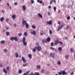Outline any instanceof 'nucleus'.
Returning a JSON list of instances; mask_svg holds the SVG:
<instances>
[{
	"label": "nucleus",
	"mask_w": 75,
	"mask_h": 75,
	"mask_svg": "<svg viewBox=\"0 0 75 75\" xmlns=\"http://www.w3.org/2000/svg\"><path fill=\"white\" fill-rule=\"evenodd\" d=\"M36 45H40V44H39V43H38V42H37L36 43Z\"/></svg>",
	"instance_id": "50"
},
{
	"label": "nucleus",
	"mask_w": 75,
	"mask_h": 75,
	"mask_svg": "<svg viewBox=\"0 0 75 75\" xmlns=\"http://www.w3.org/2000/svg\"><path fill=\"white\" fill-rule=\"evenodd\" d=\"M51 49H52V50H55V48L52 47H51Z\"/></svg>",
	"instance_id": "58"
},
{
	"label": "nucleus",
	"mask_w": 75,
	"mask_h": 75,
	"mask_svg": "<svg viewBox=\"0 0 75 75\" xmlns=\"http://www.w3.org/2000/svg\"><path fill=\"white\" fill-rule=\"evenodd\" d=\"M6 69L7 71H9V70H10V67H7L6 68Z\"/></svg>",
	"instance_id": "24"
},
{
	"label": "nucleus",
	"mask_w": 75,
	"mask_h": 75,
	"mask_svg": "<svg viewBox=\"0 0 75 75\" xmlns=\"http://www.w3.org/2000/svg\"><path fill=\"white\" fill-rule=\"evenodd\" d=\"M49 33L50 34H52V31L51 30H49Z\"/></svg>",
	"instance_id": "36"
},
{
	"label": "nucleus",
	"mask_w": 75,
	"mask_h": 75,
	"mask_svg": "<svg viewBox=\"0 0 75 75\" xmlns=\"http://www.w3.org/2000/svg\"><path fill=\"white\" fill-rule=\"evenodd\" d=\"M23 67H26L27 65L26 64H23Z\"/></svg>",
	"instance_id": "55"
},
{
	"label": "nucleus",
	"mask_w": 75,
	"mask_h": 75,
	"mask_svg": "<svg viewBox=\"0 0 75 75\" xmlns=\"http://www.w3.org/2000/svg\"><path fill=\"white\" fill-rule=\"evenodd\" d=\"M7 35L8 36L10 35V33L8 32H7L6 33Z\"/></svg>",
	"instance_id": "30"
},
{
	"label": "nucleus",
	"mask_w": 75,
	"mask_h": 75,
	"mask_svg": "<svg viewBox=\"0 0 75 75\" xmlns=\"http://www.w3.org/2000/svg\"><path fill=\"white\" fill-rule=\"evenodd\" d=\"M30 72V71H28L26 73H24L23 75H28Z\"/></svg>",
	"instance_id": "15"
},
{
	"label": "nucleus",
	"mask_w": 75,
	"mask_h": 75,
	"mask_svg": "<svg viewBox=\"0 0 75 75\" xmlns=\"http://www.w3.org/2000/svg\"><path fill=\"white\" fill-rule=\"evenodd\" d=\"M22 25L23 27L24 26V25H25V27L26 28H28L29 27H28L29 25L27 23V21L25 20H23L22 22Z\"/></svg>",
	"instance_id": "1"
},
{
	"label": "nucleus",
	"mask_w": 75,
	"mask_h": 75,
	"mask_svg": "<svg viewBox=\"0 0 75 75\" xmlns=\"http://www.w3.org/2000/svg\"><path fill=\"white\" fill-rule=\"evenodd\" d=\"M4 17H2L1 18L0 21H1V22H3V21H4Z\"/></svg>",
	"instance_id": "18"
},
{
	"label": "nucleus",
	"mask_w": 75,
	"mask_h": 75,
	"mask_svg": "<svg viewBox=\"0 0 75 75\" xmlns=\"http://www.w3.org/2000/svg\"><path fill=\"white\" fill-rule=\"evenodd\" d=\"M14 4H15V5H17V4H18V3L17 2H15L14 3Z\"/></svg>",
	"instance_id": "42"
},
{
	"label": "nucleus",
	"mask_w": 75,
	"mask_h": 75,
	"mask_svg": "<svg viewBox=\"0 0 75 75\" xmlns=\"http://www.w3.org/2000/svg\"><path fill=\"white\" fill-rule=\"evenodd\" d=\"M58 74H59V75H62V71L61 72V71H60V72H59L58 73Z\"/></svg>",
	"instance_id": "35"
},
{
	"label": "nucleus",
	"mask_w": 75,
	"mask_h": 75,
	"mask_svg": "<svg viewBox=\"0 0 75 75\" xmlns=\"http://www.w3.org/2000/svg\"><path fill=\"white\" fill-rule=\"evenodd\" d=\"M28 57L29 58H32V55L31 54H28Z\"/></svg>",
	"instance_id": "17"
},
{
	"label": "nucleus",
	"mask_w": 75,
	"mask_h": 75,
	"mask_svg": "<svg viewBox=\"0 0 75 75\" xmlns=\"http://www.w3.org/2000/svg\"><path fill=\"white\" fill-rule=\"evenodd\" d=\"M10 40H14L16 41H18V38L17 37H12L11 38Z\"/></svg>",
	"instance_id": "2"
},
{
	"label": "nucleus",
	"mask_w": 75,
	"mask_h": 75,
	"mask_svg": "<svg viewBox=\"0 0 75 75\" xmlns=\"http://www.w3.org/2000/svg\"><path fill=\"white\" fill-rule=\"evenodd\" d=\"M18 35L19 37H21L22 35V33H19L18 34Z\"/></svg>",
	"instance_id": "33"
},
{
	"label": "nucleus",
	"mask_w": 75,
	"mask_h": 75,
	"mask_svg": "<svg viewBox=\"0 0 75 75\" xmlns=\"http://www.w3.org/2000/svg\"><path fill=\"white\" fill-rule=\"evenodd\" d=\"M59 27V26L58 28V31H59V30L61 29Z\"/></svg>",
	"instance_id": "52"
},
{
	"label": "nucleus",
	"mask_w": 75,
	"mask_h": 75,
	"mask_svg": "<svg viewBox=\"0 0 75 75\" xmlns=\"http://www.w3.org/2000/svg\"><path fill=\"white\" fill-rule=\"evenodd\" d=\"M9 29V27H6V30H8V29Z\"/></svg>",
	"instance_id": "53"
},
{
	"label": "nucleus",
	"mask_w": 75,
	"mask_h": 75,
	"mask_svg": "<svg viewBox=\"0 0 75 75\" xmlns=\"http://www.w3.org/2000/svg\"><path fill=\"white\" fill-rule=\"evenodd\" d=\"M15 55L16 58H18V53H16L15 54Z\"/></svg>",
	"instance_id": "20"
},
{
	"label": "nucleus",
	"mask_w": 75,
	"mask_h": 75,
	"mask_svg": "<svg viewBox=\"0 0 75 75\" xmlns=\"http://www.w3.org/2000/svg\"><path fill=\"white\" fill-rule=\"evenodd\" d=\"M22 72H23V71L21 69H19L18 70V73L19 74H21L22 73Z\"/></svg>",
	"instance_id": "19"
},
{
	"label": "nucleus",
	"mask_w": 75,
	"mask_h": 75,
	"mask_svg": "<svg viewBox=\"0 0 75 75\" xmlns=\"http://www.w3.org/2000/svg\"><path fill=\"white\" fill-rule=\"evenodd\" d=\"M41 4L43 6H44V3H42Z\"/></svg>",
	"instance_id": "54"
},
{
	"label": "nucleus",
	"mask_w": 75,
	"mask_h": 75,
	"mask_svg": "<svg viewBox=\"0 0 75 75\" xmlns=\"http://www.w3.org/2000/svg\"><path fill=\"white\" fill-rule=\"evenodd\" d=\"M31 2L32 3V4H33V3H34V1L33 0H31Z\"/></svg>",
	"instance_id": "39"
},
{
	"label": "nucleus",
	"mask_w": 75,
	"mask_h": 75,
	"mask_svg": "<svg viewBox=\"0 0 75 75\" xmlns=\"http://www.w3.org/2000/svg\"><path fill=\"white\" fill-rule=\"evenodd\" d=\"M32 27L33 28V29H35V28H36L35 26V25H32Z\"/></svg>",
	"instance_id": "25"
},
{
	"label": "nucleus",
	"mask_w": 75,
	"mask_h": 75,
	"mask_svg": "<svg viewBox=\"0 0 75 75\" xmlns=\"http://www.w3.org/2000/svg\"><path fill=\"white\" fill-rule=\"evenodd\" d=\"M48 14L49 16H50V13L49 12H48Z\"/></svg>",
	"instance_id": "60"
},
{
	"label": "nucleus",
	"mask_w": 75,
	"mask_h": 75,
	"mask_svg": "<svg viewBox=\"0 0 75 75\" xmlns=\"http://www.w3.org/2000/svg\"><path fill=\"white\" fill-rule=\"evenodd\" d=\"M59 42L58 40H56L54 41V45H57V44H59Z\"/></svg>",
	"instance_id": "5"
},
{
	"label": "nucleus",
	"mask_w": 75,
	"mask_h": 75,
	"mask_svg": "<svg viewBox=\"0 0 75 75\" xmlns=\"http://www.w3.org/2000/svg\"><path fill=\"white\" fill-rule=\"evenodd\" d=\"M36 67L37 68H38V69H40V68H41V66H40V65H37Z\"/></svg>",
	"instance_id": "23"
},
{
	"label": "nucleus",
	"mask_w": 75,
	"mask_h": 75,
	"mask_svg": "<svg viewBox=\"0 0 75 75\" xmlns=\"http://www.w3.org/2000/svg\"><path fill=\"white\" fill-rule=\"evenodd\" d=\"M22 60H23V62H26V60H25V58H24V57H22Z\"/></svg>",
	"instance_id": "11"
},
{
	"label": "nucleus",
	"mask_w": 75,
	"mask_h": 75,
	"mask_svg": "<svg viewBox=\"0 0 75 75\" xmlns=\"http://www.w3.org/2000/svg\"><path fill=\"white\" fill-rule=\"evenodd\" d=\"M43 35V33H40V35Z\"/></svg>",
	"instance_id": "63"
},
{
	"label": "nucleus",
	"mask_w": 75,
	"mask_h": 75,
	"mask_svg": "<svg viewBox=\"0 0 75 75\" xmlns=\"http://www.w3.org/2000/svg\"><path fill=\"white\" fill-rule=\"evenodd\" d=\"M6 42L4 40H2L1 41V44H4Z\"/></svg>",
	"instance_id": "21"
},
{
	"label": "nucleus",
	"mask_w": 75,
	"mask_h": 75,
	"mask_svg": "<svg viewBox=\"0 0 75 75\" xmlns=\"http://www.w3.org/2000/svg\"><path fill=\"white\" fill-rule=\"evenodd\" d=\"M59 28H60V29H61L62 28H63V26L61 25L60 26H59Z\"/></svg>",
	"instance_id": "37"
},
{
	"label": "nucleus",
	"mask_w": 75,
	"mask_h": 75,
	"mask_svg": "<svg viewBox=\"0 0 75 75\" xmlns=\"http://www.w3.org/2000/svg\"><path fill=\"white\" fill-rule=\"evenodd\" d=\"M16 16L15 15H13L12 16V17L13 18H16Z\"/></svg>",
	"instance_id": "26"
},
{
	"label": "nucleus",
	"mask_w": 75,
	"mask_h": 75,
	"mask_svg": "<svg viewBox=\"0 0 75 75\" xmlns=\"http://www.w3.org/2000/svg\"><path fill=\"white\" fill-rule=\"evenodd\" d=\"M22 8L23 10H24V11L26 10V7H25V5H23Z\"/></svg>",
	"instance_id": "12"
},
{
	"label": "nucleus",
	"mask_w": 75,
	"mask_h": 75,
	"mask_svg": "<svg viewBox=\"0 0 75 75\" xmlns=\"http://www.w3.org/2000/svg\"><path fill=\"white\" fill-rule=\"evenodd\" d=\"M49 8H51V6H49L48 7Z\"/></svg>",
	"instance_id": "56"
},
{
	"label": "nucleus",
	"mask_w": 75,
	"mask_h": 75,
	"mask_svg": "<svg viewBox=\"0 0 75 75\" xmlns=\"http://www.w3.org/2000/svg\"><path fill=\"white\" fill-rule=\"evenodd\" d=\"M29 75H35V74H30Z\"/></svg>",
	"instance_id": "64"
},
{
	"label": "nucleus",
	"mask_w": 75,
	"mask_h": 75,
	"mask_svg": "<svg viewBox=\"0 0 75 75\" xmlns=\"http://www.w3.org/2000/svg\"><path fill=\"white\" fill-rule=\"evenodd\" d=\"M50 56L52 58H55L54 54L53 53H51L50 54Z\"/></svg>",
	"instance_id": "6"
},
{
	"label": "nucleus",
	"mask_w": 75,
	"mask_h": 75,
	"mask_svg": "<svg viewBox=\"0 0 75 75\" xmlns=\"http://www.w3.org/2000/svg\"><path fill=\"white\" fill-rule=\"evenodd\" d=\"M70 52L71 53H74V49L71 48L70 50Z\"/></svg>",
	"instance_id": "13"
},
{
	"label": "nucleus",
	"mask_w": 75,
	"mask_h": 75,
	"mask_svg": "<svg viewBox=\"0 0 75 75\" xmlns=\"http://www.w3.org/2000/svg\"><path fill=\"white\" fill-rule=\"evenodd\" d=\"M9 20V19H7L6 20V21H8Z\"/></svg>",
	"instance_id": "57"
},
{
	"label": "nucleus",
	"mask_w": 75,
	"mask_h": 75,
	"mask_svg": "<svg viewBox=\"0 0 75 75\" xmlns=\"http://www.w3.org/2000/svg\"><path fill=\"white\" fill-rule=\"evenodd\" d=\"M46 40L45 39H44L43 40H42V43H45V42H45Z\"/></svg>",
	"instance_id": "27"
},
{
	"label": "nucleus",
	"mask_w": 75,
	"mask_h": 75,
	"mask_svg": "<svg viewBox=\"0 0 75 75\" xmlns=\"http://www.w3.org/2000/svg\"><path fill=\"white\" fill-rule=\"evenodd\" d=\"M3 71L5 73H6V74H7V71H6V70L5 69H3Z\"/></svg>",
	"instance_id": "28"
},
{
	"label": "nucleus",
	"mask_w": 75,
	"mask_h": 75,
	"mask_svg": "<svg viewBox=\"0 0 75 75\" xmlns=\"http://www.w3.org/2000/svg\"><path fill=\"white\" fill-rule=\"evenodd\" d=\"M58 50L61 53V50H62V47H59L58 48Z\"/></svg>",
	"instance_id": "16"
},
{
	"label": "nucleus",
	"mask_w": 75,
	"mask_h": 75,
	"mask_svg": "<svg viewBox=\"0 0 75 75\" xmlns=\"http://www.w3.org/2000/svg\"><path fill=\"white\" fill-rule=\"evenodd\" d=\"M42 1H40L39 2V3H40V4H42Z\"/></svg>",
	"instance_id": "47"
},
{
	"label": "nucleus",
	"mask_w": 75,
	"mask_h": 75,
	"mask_svg": "<svg viewBox=\"0 0 75 75\" xmlns=\"http://www.w3.org/2000/svg\"><path fill=\"white\" fill-rule=\"evenodd\" d=\"M16 26H17V25H16V24H14L13 27H16Z\"/></svg>",
	"instance_id": "45"
},
{
	"label": "nucleus",
	"mask_w": 75,
	"mask_h": 75,
	"mask_svg": "<svg viewBox=\"0 0 75 75\" xmlns=\"http://www.w3.org/2000/svg\"><path fill=\"white\" fill-rule=\"evenodd\" d=\"M69 55H66L65 56L66 59H67V60L69 59Z\"/></svg>",
	"instance_id": "22"
},
{
	"label": "nucleus",
	"mask_w": 75,
	"mask_h": 75,
	"mask_svg": "<svg viewBox=\"0 0 75 75\" xmlns=\"http://www.w3.org/2000/svg\"><path fill=\"white\" fill-rule=\"evenodd\" d=\"M41 72L42 73H44V69H42L41 71Z\"/></svg>",
	"instance_id": "43"
},
{
	"label": "nucleus",
	"mask_w": 75,
	"mask_h": 75,
	"mask_svg": "<svg viewBox=\"0 0 75 75\" xmlns=\"http://www.w3.org/2000/svg\"><path fill=\"white\" fill-rule=\"evenodd\" d=\"M62 73L63 75H67V73H66V72H65V71H62Z\"/></svg>",
	"instance_id": "14"
},
{
	"label": "nucleus",
	"mask_w": 75,
	"mask_h": 75,
	"mask_svg": "<svg viewBox=\"0 0 75 75\" xmlns=\"http://www.w3.org/2000/svg\"><path fill=\"white\" fill-rule=\"evenodd\" d=\"M36 49H35V48L33 49V51L34 52H36Z\"/></svg>",
	"instance_id": "32"
},
{
	"label": "nucleus",
	"mask_w": 75,
	"mask_h": 75,
	"mask_svg": "<svg viewBox=\"0 0 75 75\" xmlns=\"http://www.w3.org/2000/svg\"><path fill=\"white\" fill-rule=\"evenodd\" d=\"M38 16L39 17H40V18H42V15L40 13H38Z\"/></svg>",
	"instance_id": "9"
},
{
	"label": "nucleus",
	"mask_w": 75,
	"mask_h": 75,
	"mask_svg": "<svg viewBox=\"0 0 75 75\" xmlns=\"http://www.w3.org/2000/svg\"><path fill=\"white\" fill-rule=\"evenodd\" d=\"M52 2H53V1H51L50 2V4L51 5L52 3Z\"/></svg>",
	"instance_id": "44"
},
{
	"label": "nucleus",
	"mask_w": 75,
	"mask_h": 75,
	"mask_svg": "<svg viewBox=\"0 0 75 75\" xmlns=\"http://www.w3.org/2000/svg\"><path fill=\"white\" fill-rule=\"evenodd\" d=\"M7 6H8V7H9V3H7Z\"/></svg>",
	"instance_id": "62"
},
{
	"label": "nucleus",
	"mask_w": 75,
	"mask_h": 75,
	"mask_svg": "<svg viewBox=\"0 0 75 75\" xmlns=\"http://www.w3.org/2000/svg\"><path fill=\"white\" fill-rule=\"evenodd\" d=\"M51 46H54V43L53 42H52L51 43Z\"/></svg>",
	"instance_id": "40"
},
{
	"label": "nucleus",
	"mask_w": 75,
	"mask_h": 75,
	"mask_svg": "<svg viewBox=\"0 0 75 75\" xmlns=\"http://www.w3.org/2000/svg\"><path fill=\"white\" fill-rule=\"evenodd\" d=\"M54 2V3H55V4H56V3H56V1H55V0H54L53 1Z\"/></svg>",
	"instance_id": "51"
},
{
	"label": "nucleus",
	"mask_w": 75,
	"mask_h": 75,
	"mask_svg": "<svg viewBox=\"0 0 75 75\" xmlns=\"http://www.w3.org/2000/svg\"><path fill=\"white\" fill-rule=\"evenodd\" d=\"M59 43L60 44H63V43L61 41H59Z\"/></svg>",
	"instance_id": "49"
},
{
	"label": "nucleus",
	"mask_w": 75,
	"mask_h": 75,
	"mask_svg": "<svg viewBox=\"0 0 75 75\" xmlns=\"http://www.w3.org/2000/svg\"><path fill=\"white\" fill-rule=\"evenodd\" d=\"M47 51H45L44 53V54H47Z\"/></svg>",
	"instance_id": "61"
},
{
	"label": "nucleus",
	"mask_w": 75,
	"mask_h": 75,
	"mask_svg": "<svg viewBox=\"0 0 75 75\" xmlns=\"http://www.w3.org/2000/svg\"><path fill=\"white\" fill-rule=\"evenodd\" d=\"M57 64H58V65H61V62L59 61L57 62Z\"/></svg>",
	"instance_id": "31"
},
{
	"label": "nucleus",
	"mask_w": 75,
	"mask_h": 75,
	"mask_svg": "<svg viewBox=\"0 0 75 75\" xmlns=\"http://www.w3.org/2000/svg\"><path fill=\"white\" fill-rule=\"evenodd\" d=\"M35 75H40L38 72H35Z\"/></svg>",
	"instance_id": "29"
},
{
	"label": "nucleus",
	"mask_w": 75,
	"mask_h": 75,
	"mask_svg": "<svg viewBox=\"0 0 75 75\" xmlns=\"http://www.w3.org/2000/svg\"><path fill=\"white\" fill-rule=\"evenodd\" d=\"M4 52H7V49H4Z\"/></svg>",
	"instance_id": "46"
},
{
	"label": "nucleus",
	"mask_w": 75,
	"mask_h": 75,
	"mask_svg": "<svg viewBox=\"0 0 75 75\" xmlns=\"http://www.w3.org/2000/svg\"><path fill=\"white\" fill-rule=\"evenodd\" d=\"M53 8H54V11L55 12L56 11V7H54Z\"/></svg>",
	"instance_id": "38"
},
{
	"label": "nucleus",
	"mask_w": 75,
	"mask_h": 75,
	"mask_svg": "<svg viewBox=\"0 0 75 75\" xmlns=\"http://www.w3.org/2000/svg\"><path fill=\"white\" fill-rule=\"evenodd\" d=\"M24 35L25 36H27V32H25L24 33Z\"/></svg>",
	"instance_id": "34"
},
{
	"label": "nucleus",
	"mask_w": 75,
	"mask_h": 75,
	"mask_svg": "<svg viewBox=\"0 0 75 75\" xmlns=\"http://www.w3.org/2000/svg\"><path fill=\"white\" fill-rule=\"evenodd\" d=\"M2 13H4V10H2Z\"/></svg>",
	"instance_id": "59"
},
{
	"label": "nucleus",
	"mask_w": 75,
	"mask_h": 75,
	"mask_svg": "<svg viewBox=\"0 0 75 75\" xmlns=\"http://www.w3.org/2000/svg\"><path fill=\"white\" fill-rule=\"evenodd\" d=\"M23 42L25 46L27 45V42H25V37H24L23 38Z\"/></svg>",
	"instance_id": "3"
},
{
	"label": "nucleus",
	"mask_w": 75,
	"mask_h": 75,
	"mask_svg": "<svg viewBox=\"0 0 75 75\" xmlns=\"http://www.w3.org/2000/svg\"><path fill=\"white\" fill-rule=\"evenodd\" d=\"M47 24H49V25H52V21L50 20L49 21H48L47 22Z\"/></svg>",
	"instance_id": "7"
},
{
	"label": "nucleus",
	"mask_w": 75,
	"mask_h": 75,
	"mask_svg": "<svg viewBox=\"0 0 75 75\" xmlns=\"http://www.w3.org/2000/svg\"><path fill=\"white\" fill-rule=\"evenodd\" d=\"M35 48L38 51H40V50H42V48H41V47L40 46H38L37 47H35Z\"/></svg>",
	"instance_id": "4"
},
{
	"label": "nucleus",
	"mask_w": 75,
	"mask_h": 75,
	"mask_svg": "<svg viewBox=\"0 0 75 75\" xmlns=\"http://www.w3.org/2000/svg\"><path fill=\"white\" fill-rule=\"evenodd\" d=\"M67 20H69L70 19V17L68 16L67 18Z\"/></svg>",
	"instance_id": "41"
},
{
	"label": "nucleus",
	"mask_w": 75,
	"mask_h": 75,
	"mask_svg": "<svg viewBox=\"0 0 75 75\" xmlns=\"http://www.w3.org/2000/svg\"><path fill=\"white\" fill-rule=\"evenodd\" d=\"M51 41V38H50L48 37L47 38V40H45L46 42H50Z\"/></svg>",
	"instance_id": "8"
},
{
	"label": "nucleus",
	"mask_w": 75,
	"mask_h": 75,
	"mask_svg": "<svg viewBox=\"0 0 75 75\" xmlns=\"http://www.w3.org/2000/svg\"><path fill=\"white\" fill-rule=\"evenodd\" d=\"M30 33L32 34H33V35H35L36 34V32L35 31H34L33 32H30Z\"/></svg>",
	"instance_id": "10"
},
{
	"label": "nucleus",
	"mask_w": 75,
	"mask_h": 75,
	"mask_svg": "<svg viewBox=\"0 0 75 75\" xmlns=\"http://www.w3.org/2000/svg\"><path fill=\"white\" fill-rule=\"evenodd\" d=\"M69 28V26H67L66 27V29H68Z\"/></svg>",
	"instance_id": "48"
}]
</instances>
